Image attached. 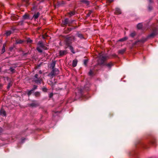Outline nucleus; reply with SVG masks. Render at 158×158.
I'll return each instance as SVG.
<instances>
[{
    "mask_svg": "<svg viewBox=\"0 0 158 158\" xmlns=\"http://www.w3.org/2000/svg\"><path fill=\"white\" fill-rule=\"evenodd\" d=\"M38 47H37V50L39 52L41 53L42 52V49L46 50L47 48L45 47L41 41H40L38 44Z\"/></svg>",
    "mask_w": 158,
    "mask_h": 158,
    "instance_id": "1",
    "label": "nucleus"
},
{
    "mask_svg": "<svg viewBox=\"0 0 158 158\" xmlns=\"http://www.w3.org/2000/svg\"><path fill=\"white\" fill-rule=\"evenodd\" d=\"M41 76L37 74L35 75L34 77V81L37 84H40L42 79L40 78Z\"/></svg>",
    "mask_w": 158,
    "mask_h": 158,
    "instance_id": "2",
    "label": "nucleus"
},
{
    "mask_svg": "<svg viewBox=\"0 0 158 158\" xmlns=\"http://www.w3.org/2000/svg\"><path fill=\"white\" fill-rule=\"evenodd\" d=\"M29 0H22V4L20 5V4H18V6L20 8V7L23 6H27V5L29 4Z\"/></svg>",
    "mask_w": 158,
    "mask_h": 158,
    "instance_id": "3",
    "label": "nucleus"
},
{
    "mask_svg": "<svg viewBox=\"0 0 158 158\" xmlns=\"http://www.w3.org/2000/svg\"><path fill=\"white\" fill-rule=\"evenodd\" d=\"M59 71L57 69H53L51 73V75L54 76L58 74Z\"/></svg>",
    "mask_w": 158,
    "mask_h": 158,
    "instance_id": "4",
    "label": "nucleus"
},
{
    "mask_svg": "<svg viewBox=\"0 0 158 158\" xmlns=\"http://www.w3.org/2000/svg\"><path fill=\"white\" fill-rule=\"evenodd\" d=\"M73 22V20H71L69 21L68 19H66L63 21V23L64 25H66L67 24H70L71 23Z\"/></svg>",
    "mask_w": 158,
    "mask_h": 158,
    "instance_id": "5",
    "label": "nucleus"
},
{
    "mask_svg": "<svg viewBox=\"0 0 158 158\" xmlns=\"http://www.w3.org/2000/svg\"><path fill=\"white\" fill-rule=\"evenodd\" d=\"M99 59L102 62H103L106 59V57L101 54H99Z\"/></svg>",
    "mask_w": 158,
    "mask_h": 158,
    "instance_id": "6",
    "label": "nucleus"
},
{
    "mask_svg": "<svg viewBox=\"0 0 158 158\" xmlns=\"http://www.w3.org/2000/svg\"><path fill=\"white\" fill-rule=\"evenodd\" d=\"M67 53V52L65 50H60L59 52L60 55L63 56Z\"/></svg>",
    "mask_w": 158,
    "mask_h": 158,
    "instance_id": "7",
    "label": "nucleus"
},
{
    "mask_svg": "<svg viewBox=\"0 0 158 158\" xmlns=\"http://www.w3.org/2000/svg\"><path fill=\"white\" fill-rule=\"evenodd\" d=\"M156 31H154L148 36V38H153L156 35Z\"/></svg>",
    "mask_w": 158,
    "mask_h": 158,
    "instance_id": "8",
    "label": "nucleus"
},
{
    "mask_svg": "<svg viewBox=\"0 0 158 158\" xmlns=\"http://www.w3.org/2000/svg\"><path fill=\"white\" fill-rule=\"evenodd\" d=\"M0 113L1 115H2L3 116H6V113L5 110L3 109H2L0 111Z\"/></svg>",
    "mask_w": 158,
    "mask_h": 158,
    "instance_id": "9",
    "label": "nucleus"
},
{
    "mask_svg": "<svg viewBox=\"0 0 158 158\" xmlns=\"http://www.w3.org/2000/svg\"><path fill=\"white\" fill-rule=\"evenodd\" d=\"M40 15V13L39 12H38L36 13L33 16L34 19L35 20L39 17Z\"/></svg>",
    "mask_w": 158,
    "mask_h": 158,
    "instance_id": "10",
    "label": "nucleus"
},
{
    "mask_svg": "<svg viewBox=\"0 0 158 158\" xmlns=\"http://www.w3.org/2000/svg\"><path fill=\"white\" fill-rule=\"evenodd\" d=\"M77 61L76 60H74L73 61L72 65L73 67H75L77 65Z\"/></svg>",
    "mask_w": 158,
    "mask_h": 158,
    "instance_id": "11",
    "label": "nucleus"
},
{
    "mask_svg": "<svg viewBox=\"0 0 158 158\" xmlns=\"http://www.w3.org/2000/svg\"><path fill=\"white\" fill-rule=\"evenodd\" d=\"M81 2H82L86 4L87 6L88 5L89 3V1H88L87 0H81Z\"/></svg>",
    "mask_w": 158,
    "mask_h": 158,
    "instance_id": "12",
    "label": "nucleus"
},
{
    "mask_svg": "<svg viewBox=\"0 0 158 158\" xmlns=\"http://www.w3.org/2000/svg\"><path fill=\"white\" fill-rule=\"evenodd\" d=\"M126 50V49L125 48L120 50L118 51V53L119 54H122L125 52Z\"/></svg>",
    "mask_w": 158,
    "mask_h": 158,
    "instance_id": "13",
    "label": "nucleus"
},
{
    "mask_svg": "<svg viewBox=\"0 0 158 158\" xmlns=\"http://www.w3.org/2000/svg\"><path fill=\"white\" fill-rule=\"evenodd\" d=\"M65 4L64 2L63 1H61L60 2H58V4L56 6H62L63 5Z\"/></svg>",
    "mask_w": 158,
    "mask_h": 158,
    "instance_id": "14",
    "label": "nucleus"
},
{
    "mask_svg": "<svg viewBox=\"0 0 158 158\" xmlns=\"http://www.w3.org/2000/svg\"><path fill=\"white\" fill-rule=\"evenodd\" d=\"M105 65L109 69H110L112 66V64L111 63H109L105 64Z\"/></svg>",
    "mask_w": 158,
    "mask_h": 158,
    "instance_id": "15",
    "label": "nucleus"
},
{
    "mask_svg": "<svg viewBox=\"0 0 158 158\" xmlns=\"http://www.w3.org/2000/svg\"><path fill=\"white\" fill-rule=\"evenodd\" d=\"M75 14V12L74 10L71 11L70 12L68 13V15L69 16H71L74 15Z\"/></svg>",
    "mask_w": 158,
    "mask_h": 158,
    "instance_id": "16",
    "label": "nucleus"
},
{
    "mask_svg": "<svg viewBox=\"0 0 158 158\" xmlns=\"http://www.w3.org/2000/svg\"><path fill=\"white\" fill-rule=\"evenodd\" d=\"M5 44H4L3 45V47L1 51V54H3L5 51Z\"/></svg>",
    "mask_w": 158,
    "mask_h": 158,
    "instance_id": "17",
    "label": "nucleus"
},
{
    "mask_svg": "<svg viewBox=\"0 0 158 158\" xmlns=\"http://www.w3.org/2000/svg\"><path fill=\"white\" fill-rule=\"evenodd\" d=\"M56 64V61H53L51 64V67L53 69H54Z\"/></svg>",
    "mask_w": 158,
    "mask_h": 158,
    "instance_id": "18",
    "label": "nucleus"
},
{
    "mask_svg": "<svg viewBox=\"0 0 158 158\" xmlns=\"http://www.w3.org/2000/svg\"><path fill=\"white\" fill-rule=\"evenodd\" d=\"M23 18L24 19H27L29 18V15L27 14H25L23 16Z\"/></svg>",
    "mask_w": 158,
    "mask_h": 158,
    "instance_id": "19",
    "label": "nucleus"
},
{
    "mask_svg": "<svg viewBox=\"0 0 158 158\" xmlns=\"http://www.w3.org/2000/svg\"><path fill=\"white\" fill-rule=\"evenodd\" d=\"M36 97H39L40 96V93L39 92H36L34 93Z\"/></svg>",
    "mask_w": 158,
    "mask_h": 158,
    "instance_id": "20",
    "label": "nucleus"
},
{
    "mask_svg": "<svg viewBox=\"0 0 158 158\" xmlns=\"http://www.w3.org/2000/svg\"><path fill=\"white\" fill-rule=\"evenodd\" d=\"M77 35V36L81 39H83V36L82 34L78 33Z\"/></svg>",
    "mask_w": 158,
    "mask_h": 158,
    "instance_id": "21",
    "label": "nucleus"
},
{
    "mask_svg": "<svg viewBox=\"0 0 158 158\" xmlns=\"http://www.w3.org/2000/svg\"><path fill=\"white\" fill-rule=\"evenodd\" d=\"M142 24L141 23H139L137 25V27L139 29H140L142 28Z\"/></svg>",
    "mask_w": 158,
    "mask_h": 158,
    "instance_id": "22",
    "label": "nucleus"
},
{
    "mask_svg": "<svg viewBox=\"0 0 158 158\" xmlns=\"http://www.w3.org/2000/svg\"><path fill=\"white\" fill-rule=\"evenodd\" d=\"M11 33V31H7L6 33V34L7 36H9Z\"/></svg>",
    "mask_w": 158,
    "mask_h": 158,
    "instance_id": "23",
    "label": "nucleus"
},
{
    "mask_svg": "<svg viewBox=\"0 0 158 158\" xmlns=\"http://www.w3.org/2000/svg\"><path fill=\"white\" fill-rule=\"evenodd\" d=\"M114 13L116 15H119L121 13L120 10H115Z\"/></svg>",
    "mask_w": 158,
    "mask_h": 158,
    "instance_id": "24",
    "label": "nucleus"
},
{
    "mask_svg": "<svg viewBox=\"0 0 158 158\" xmlns=\"http://www.w3.org/2000/svg\"><path fill=\"white\" fill-rule=\"evenodd\" d=\"M127 39V38L125 37H124L123 38L120 39V40H119L118 41H123L126 40Z\"/></svg>",
    "mask_w": 158,
    "mask_h": 158,
    "instance_id": "25",
    "label": "nucleus"
},
{
    "mask_svg": "<svg viewBox=\"0 0 158 158\" xmlns=\"http://www.w3.org/2000/svg\"><path fill=\"white\" fill-rule=\"evenodd\" d=\"M23 42V41L21 40H17L16 41V44H21Z\"/></svg>",
    "mask_w": 158,
    "mask_h": 158,
    "instance_id": "26",
    "label": "nucleus"
},
{
    "mask_svg": "<svg viewBox=\"0 0 158 158\" xmlns=\"http://www.w3.org/2000/svg\"><path fill=\"white\" fill-rule=\"evenodd\" d=\"M10 70L12 73H14L15 72V70L12 67H10Z\"/></svg>",
    "mask_w": 158,
    "mask_h": 158,
    "instance_id": "27",
    "label": "nucleus"
},
{
    "mask_svg": "<svg viewBox=\"0 0 158 158\" xmlns=\"http://www.w3.org/2000/svg\"><path fill=\"white\" fill-rule=\"evenodd\" d=\"M135 32H133L132 33H131V34H130V36L132 37H134L135 35Z\"/></svg>",
    "mask_w": 158,
    "mask_h": 158,
    "instance_id": "28",
    "label": "nucleus"
},
{
    "mask_svg": "<svg viewBox=\"0 0 158 158\" xmlns=\"http://www.w3.org/2000/svg\"><path fill=\"white\" fill-rule=\"evenodd\" d=\"M32 91H33L32 90V89H31L30 90H29V91H28V92H27V94L29 96V95H30L31 94V93H32Z\"/></svg>",
    "mask_w": 158,
    "mask_h": 158,
    "instance_id": "29",
    "label": "nucleus"
},
{
    "mask_svg": "<svg viewBox=\"0 0 158 158\" xmlns=\"http://www.w3.org/2000/svg\"><path fill=\"white\" fill-rule=\"evenodd\" d=\"M93 74V72L91 70H90L89 73V74L90 76H92Z\"/></svg>",
    "mask_w": 158,
    "mask_h": 158,
    "instance_id": "30",
    "label": "nucleus"
},
{
    "mask_svg": "<svg viewBox=\"0 0 158 158\" xmlns=\"http://www.w3.org/2000/svg\"><path fill=\"white\" fill-rule=\"evenodd\" d=\"M37 88V86L36 85H34L33 86V87L32 88V89H31L33 91L34 90L36 89Z\"/></svg>",
    "mask_w": 158,
    "mask_h": 158,
    "instance_id": "31",
    "label": "nucleus"
},
{
    "mask_svg": "<svg viewBox=\"0 0 158 158\" xmlns=\"http://www.w3.org/2000/svg\"><path fill=\"white\" fill-rule=\"evenodd\" d=\"M87 60H84V65H85V66H86V64H87Z\"/></svg>",
    "mask_w": 158,
    "mask_h": 158,
    "instance_id": "32",
    "label": "nucleus"
},
{
    "mask_svg": "<svg viewBox=\"0 0 158 158\" xmlns=\"http://www.w3.org/2000/svg\"><path fill=\"white\" fill-rule=\"evenodd\" d=\"M27 43H31L32 42V40L30 39H28L27 40Z\"/></svg>",
    "mask_w": 158,
    "mask_h": 158,
    "instance_id": "33",
    "label": "nucleus"
},
{
    "mask_svg": "<svg viewBox=\"0 0 158 158\" xmlns=\"http://www.w3.org/2000/svg\"><path fill=\"white\" fill-rule=\"evenodd\" d=\"M12 85L11 84H10V83H9L8 84V86H7V88L9 89L10 87V86Z\"/></svg>",
    "mask_w": 158,
    "mask_h": 158,
    "instance_id": "34",
    "label": "nucleus"
},
{
    "mask_svg": "<svg viewBox=\"0 0 158 158\" xmlns=\"http://www.w3.org/2000/svg\"><path fill=\"white\" fill-rule=\"evenodd\" d=\"M43 91L44 92H46L47 90V89L45 88H42Z\"/></svg>",
    "mask_w": 158,
    "mask_h": 158,
    "instance_id": "35",
    "label": "nucleus"
},
{
    "mask_svg": "<svg viewBox=\"0 0 158 158\" xmlns=\"http://www.w3.org/2000/svg\"><path fill=\"white\" fill-rule=\"evenodd\" d=\"M91 11H90V12H89V13L88 14H87V17H89V16H90V14H91Z\"/></svg>",
    "mask_w": 158,
    "mask_h": 158,
    "instance_id": "36",
    "label": "nucleus"
},
{
    "mask_svg": "<svg viewBox=\"0 0 158 158\" xmlns=\"http://www.w3.org/2000/svg\"><path fill=\"white\" fill-rule=\"evenodd\" d=\"M28 54L27 53H23V56H25V55H27Z\"/></svg>",
    "mask_w": 158,
    "mask_h": 158,
    "instance_id": "37",
    "label": "nucleus"
},
{
    "mask_svg": "<svg viewBox=\"0 0 158 158\" xmlns=\"http://www.w3.org/2000/svg\"><path fill=\"white\" fill-rule=\"evenodd\" d=\"M149 2L150 3H153V0H149Z\"/></svg>",
    "mask_w": 158,
    "mask_h": 158,
    "instance_id": "38",
    "label": "nucleus"
},
{
    "mask_svg": "<svg viewBox=\"0 0 158 158\" xmlns=\"http://www.w3.org/2000/svg\"><path fill=\"white\" fill-rule=\"evenodd\" d=\"M39 73H40V74H39V75H40L41 76V74L42 73V72H41V70H40L39 71Z\"/></svg>",
    "mask_w": 158,
    "mask_h": 158,
    "instance_id": "39",
    "label": "nucleus"
},
{
    "mask_svg": "<svg viewBox=\"0 0 158 158\" xmlns=\"http://www.w3.org/2000/svg\"><path fill=\"white\" fill-rule=\"evenodd\" d=\"M31 106H35L34 104L32 103L31 104Z\"/></svg>",
    "mask_w": 158,
    "mask_h": 158,
    "instance_id": "40",
    "label": "nucleus"
},
{
    "mask_svg": "<svg viewBox=\"0 0 158 158\" xmlns=\"http://www.w3.org/2000/svg\"><path fill=\"white\" fill-rule=\"evenodd\" d=\"M2 128H1L0 129V134L2 132Z\"/></svg>",
    "mask_w": 158,
    "mask_h": 158,
    "instance_id": "41",
    "label": "nucleus"
},
{
    "mask_svg": "<svg viewBox=\"0 0 158 158\" xmlns=\"http://www.w3.org/2000/svg\"><path fill=\"white\" fill-rule=\"evenodd\" d=\"M53 94H50V98L52 96Z\"/></svg>",
    "mask_w": 158,
    "mask_h": 158,
    "instance_id": "42",
    "label": "nucleus"
},
{
    "mask_svg": "<svg viewBox=\"0 0 158 158\" xmlns=\"http://www.w3.org/2000/svg\"><path fill=\"white\" fill-rule=\"evenodd\" d=\"M113 0H109V1L110 2H112V1H113Z\"/></svg>",
    "mask_w": 158,
    "mask_h": 158,
    "instance_id": "43",
    "label": "nucleus"
},
{
    "mask_svg": "<svg viewBox=\"0 0 158 158\" xmlns=\"http://www.w3.org/2000/svg\"><path fill=\"white\" fill-rule=\"evenodd\" d=\"M33 9H35V6H33Z\"/></svg>",
    "mask_w": 158,
    "mask_h": 158,
    "instance_id": "44",
    "label": "nucleus"
},
{
    "mask_svg": "<svg viewBox=\"0 0 158 158\" xmlns=\"http://www.w3.org/2000/svg\"><path fill=\"white\" fill-rule=\"evenodd\" d=\"M1 72V68H0V72Z\"/></svg>",
    "mask_w": 158,
    "mask_h": 158,
    "instance_id": "45",
    "label": "nucleus"
},
{
    "mask_svg": "<svg viewBox=\"0 0 158 158\" xmlns=\"http://www.w3.org/2000/svg\"><path fill=\"white\" fill-rule=\"evenodd\" d=\"M43 38H44V39L45 38L44 37V36H43Z\"/></svg>",
    "mask_w": 158,
    "mask_h": 158,
    "instance_id": "46",
    "label": "nucleus"
}]
</instances>
